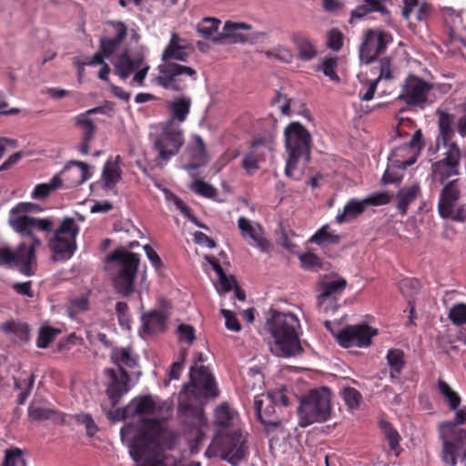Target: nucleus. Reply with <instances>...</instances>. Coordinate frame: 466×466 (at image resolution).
<instances>
[{
  "instance_id": "1",
  "label": "nucleus",
  "mask_w": 466,
  "mask_h": 466,
  "mask_svg": "<svg viewBox=\"0 0 466 466\" xmlns=\"http://www.w3.org/2000/svg\"><path fill=\"white\" fill-rule=\"evenodd\" d=\"M9 225L21 237L28 238L30 244L20 243L15 249L9 247L0 248V267L17 268L25 276H33L35 248L42 243L35 233H50L55 221L52 218H41L24 215L9 218Z\"/></svg>"
},
{
  "instance_id": "2",
  "label": "nucleus",
  "mask_w": 466,
  "mask_h": 466,
  "mask_svg": "<svg viewBox=\"0 0 466 466\" xmlns=\"http://www.w3.org/2000/svg\"><path fill=\"white\" fill-rule=\"evenodd\" d=\"M193 53L194 47L187 39L172 33L161 55L162 63L157 66L156 84L166 90L185 93L198 80V71L186 64Z\"/></svg>"
},
{
  "instance_id": "3",
  "label": "nucleus",
  "mask_w": 466,
  "mask_h": 466,
  "mask_svg": "<svg viewBox=\"0 0 466 466\" xmlns=\"http://www.w3.org/2000/svg\"><path fill=\"white\" fill-rule=\"evenodd\" d=\"M299 327V320L296 315L272 311L266 323V329L272 339V342H269L271 352L284 358L302 352L298 333Z\"/></svg>"
},
{
  "instance_id": "4",
  "label": "nucleus",
  "mask_w": 466,
  "mask_h": 466,
  "mask_svg": "<svg viewBox=\"0 0 466 466\" xmlns=\"http://www.w3.org/2000/svg\"><path fill=\"white\" fill-rule=\"evenodd\" d=\"M106 262L112 264L113 285L116 291L123 297L130 296L134 292L140 255L119 248L106 257Z\"/></svg>"
},
{
  "instance_id": "5",
  "label": "nucleus",
  "mask_w": 466,
  "mask_h": 466,
  "mask_svg": "<svg viewBox=\"0 0 466 466\" xmlns=\"http://www.w3.org/2000/svg\"><path fill=\"white\" fill-rule=\"evenodd\" d=\"M153 149L157 152V166L167 164L177 156L185 143L184 130L179 124L167 120L159 124L157 132L152 135Z\"/></svg>"
},
{
  "instance_id": "6",
  "label": "nucleus",
  "mask_w": 466,
  "mask_h": 466,
  "mask_svg": "<svg viewBox=\"0 0 466 466\" xmlns=\"http://www.w3.org/2000/svg\"><path fill=\"white\" fill-rule=\"evenodd\" d=\"M330 390L326 387L312 390L303 396L298 407L299 425L307 427L327 421L330 418Z\"/></svg>"
},
{
  "instance_id": "7",
  "label": "nucleus",
  "mask_w": 466,
  "mask_h": 466,
  "mask_svg": "<svg viewBox=\"0 0 466 466\" xmlns=\"http://www.w3.org/2000/svg\"><path fill=\"white\" fill-rule=\"evenodd\" d=\"M285 147L289 154L285 174L291 177L299 159L306 162L310 158L311 136L308 129L299 122H292L285 128Z\"/></svg>"
},
{
  "instance_id": "8",
  "label": "nucleus",
  "mask_w": 466,
  "mask_h": 466,
  "mask_svg": "<svg viewBox=\"0 0 466 466\" xmlns=\"http://www.w3.org/2000/svg\"><path fill=\"white\" fill-rule=\"evenodd\" d=\"M79 230V226L70 217H66L55 230L52 228L50 232L53 235L48 239V247L54 260L66 261L73 257L77 248L76 237Z\"/></svg>"
},
{
  "instance_id": "9",
  "label": "nucleus",
  "mask_w": 466,
  "mask_h": 466,
  "mask_svg": "<svg viewBox=\"0 0 466 466\" xmlns=\"http://www.w3.org/2000/svg\"><path fill=\"white\" fill-rule=\"evenodd\" d=\"M202 352H197L194 363L190 368V382L184 386V391L187 396L195 398H216L218 396V389L215 378L206 366L198 367V363L205 362Z\"/></svg>"
},
{
  "instance_id": "10",
  "label": "nucleus",
  "mask_w": 466,
  "mask_h": 466,
  "mask_svg": "<svg viewBox=\"0 0 466 466\" xmlns=\"http://www.w3.org/2000/svg\"><path fill=\"white\" fill-rule=\"evenodd\" d=\"M137 435L129 445V453L134 461L160 450L158 440L163 433L161 422L156 419H144Z\"/></svg>"
},
{
  "instance_id": "11",
  "label": "nucleus",
  "mask_w": 466,
  "mask_h": 466,
  "mask_svg": "<svg viewBox=\"0 0 466 466\" xmlns=\"http://www.w3.org/2000/svg\"><path fill=\"white\" fill-rule=\"evenodd\" d=\"M432 87V84L416 75L410 74L401 85L400 93L397 99L403 102L410 109H423L429 103V93Z\"/></svg>"
},
{
  "instance_id": "12",
  "label": "nucleus",
  "mask_w": 466,
  "mask_h": 466,
  "mask_svg": "<svg viewBox=\"0 0 466 466\" xmlns=\"http://www.w3.org/2000/svg\"><path fill=\"white\" fill-rule=\"evenodd\" d=\"M249 454L248 433L240 429L225 434L220 443V459L231 466H238Z\"/></svg>"
},
{
  "instance_id": "13",
  "label": "nucleus",
  "mask_w": 466,
  "mask_h": 466,
  "mask_svg": "<svg viewBox=\"0 0 466 466\" xmlns=\"http://www.w3.org/2000/svg\"><path fill=\"white\" fill-rule=\"evenodd\" d=\"M178 417L189 432L194 434L196 443H200L205 437L204 429L207 427L203 408L182 400L178 404Z\"/></svg>"
},
{
  "instance_id": "14",
  "label": "nucleus",
  "mask_w": 466,
  "mask_h": 466,
  "mask_svg": "<svg viewBox=\"0 0 466 466\" xmlns=\"http://www.w3.org/2000/svg\"><path fill=\"white\" fill-rule=\"evenodd\" d=\"M391 42L392 35L388 32L380 29L367 30L360 47V60L366 64L373 62L386 51Z\"/></svg>"
},
{
  "instance_id": "15",
  "label": "nucleus",
  "mask_w": 466,
  "mask_h": 466,
  "mask_svg": "<svg viewBox=\"0 0 466 466\" xmlns=\"http://www.w3.org/2000/svg\"><path fill=\"white\" fill-rule=\"evenodd\" d=\"M377 335V329H373L367 324L350 325L340 330L337 336V342L343 348L358 346L368 347L371 339Z\"/></svg>"
},
{
  "instance_id": "16",
  "label": "nucleus",
  "mask_w": 466,
  "mask_h": 466,
  "mask_svg": "<svg viewBox=\"0 0 466 466\" xmlns=\"http://www.w3.org/2000/svg\"><path fill=\"white\" fill-rule=\"evenodd\" d=\"M347 287L346 279L339 278L333 280H325L319 283L318 307L320 310L328 312L337 308L338 298Z\"/></svg>"
},
{
  "instance_id": "17",
  "label": "nucleus",
  "mask_w": 466,
  "mask_h": 466,
  "mask_svg": "<svg viewBox=\"0 0 466 466\" xmlns=\"http://www.w3.org/2000/svg\"><path fill=\"white\" fill-rule=\"evenodd\" d=\"M105 374L109 379L106 392L111 405L115 407L121 398L129 391L130 376L127 370L118 372L110 368L105 370Z\"/></svg>"
},
{
  "instance_id": "18",
  "label": "nucleus",
  "mask_w": 466,
  "mask_h": 466,
  "mask_svg": "<svg viewBox=\"0 0 466 466\" xmlns=\"http://www.w3.org/2000/svg\"><path fill=\"white\" fill-rule=\"evenodd\" d=\"M238 227L244 238H249L251 246L258 248L262 252H268L270 248L269 241L264 238L263 228L258 223H252L245 217L238 219Z\"/></svg>"
},
{
  "instance_id": "19",
  "label": "nucleus",
  "mask_w": 466,
  "mask_h": 466,
  "mask_svg": "<svg viewBox=\"0 0 466 466\" xmlns=\"http://www.w3.org/2000/svg\"><path fill=\"white\" fill-rule=\"evenodd\" d=\"M145 57L141 53L129 55L127 51L123 52L115 62L116 74L123 80L127 79L133 72L141 67Z\"/></svg>"
},
{
  "instance_id": "20",
  "label": "nucleus",
  "mask_w": 466,
  "mask_h": 466,
  "mask_svg": "<svg viewBox=\"0 0 466 466\" xmlns=\"http://www.w3.org/2000/svg\"><path fill=\"white\" fill-rule=\"evenodd\" d=\"M110 360L118 368V372L134 369L138 365L139 357L132 347H115L110 352Z\"/></svg>"
},
{
  "instance_id": "21",
  "label": "nucleus",
  "mask_w": 466,
  "mask_h": 466,
  "mask_svg": "<svg viewBox=\"0 0 466 466\" xmlns=\"http://www.w3.org/2000/svg\"><path fill=\"white\" fill-rule=\"evenodd\" d=\"M109 24L113 26L116 35L112 38L101 37L99 41L100 51L106 57H109L117 49L127 35V25L123 22L112 21Z\"/></svg>"
},
{
  "instance_id": "22",
  "label": "nucleus",
  "mask_w": 466,
  "mask_h": 466,
  "mask_svg": "<svg viewBox=\"0 0 466 466\" xmlns=\"http://www.w3.org/2000/svg\"><path fill=\"white\" fill-rule=\"evenodd\" d=\"M167 316L161 310H151L144 313L141 317L142 329L145 333L155 334L157 332H164L166 330V324Z\"/></svg>"
},
{
  "instance_id": "23",
  "label": "nucleus",
  "mask_w": 466,
  "mask_h": 466,
  "mask_svg": "<svg viewBox=\"0 0 466 466\" xmlns=\"http://www.w3.org/2000/svg\"><path fill=\"white\" fill-rule=\"evenodd\" d=\"M263 400L259 397H256L254 409L258 420L265 426L267 431H269L270 428H277L280 421L279 417L276 415V407L273 404L270 405L269 401H268V405L263 410Z\"/></svg>"
},
{
  "instance_id": "24",
  "label": "nucleus",
  "mask_w": 466,
  "mask_h": 466,
  "mask_svg": "<svg viewBox=\"0 0 466 466\" xmlns=\"http://www.w3.org/2000/svg\"><path fill=\"white\" fill-rule=\"evenodd\" d=\"M458 200L449 199L445 202L444 199H439L438 210L439 214L443 218H451L457 222H464L466 220V208L464 205H458Z\"/></svg>"
},
{
  "instance_id": "25",
  "label": "nucleus",
  "mask_w": 466,
  "mask_h": 466,
  "mask_svg": "<svg viewBox=\"0 0 466 466\" xmlns=\"http://www.w3.org/2000/svg\"><path fill=\"white\" fill-rule=\"evenodd\" d=\"M188 153L192 162L187 165L188 169H197L208 161L206 144L198 135L193 137V143L188 147Z\"/></svg>"
},
{
  "instance_id": "26",
  "label": "nucleus",
  "mask_w": 466,
  "mask_h": 466,
  "mask_svg": "<svg viewBox=\"0 0 466 466\" xmlns=\"http://www.w3.org/2000/svg\"><path fill=\"white\" fill-rule=\"evenodd\" d=\"M27 413L32 420L43 421L49 420L57 424L65 423V414L57 410L30 404Z\"/></svg>"
},
{
  "instance_id": "27",
  "label": "nucleus",
  "mask_w": 466,
  "mask_h": 466,
  "mask_svg": "<svg viewBox=\"0 0 466 466\" xmlns=\"http://www.w3.org/2000/svg\"><path fill=\"white\" fill-rule=\"evenodd\" d=\"M420 193V187L418 184L410 187H404L398 191L396 208L401 216H406L410 205L414 202Z\"/></svg>"
},
{
  "instance_id": "28",
  "label": "nucleus",
  "mask_w": 466,
  "mask_h": 466,
  "mask_svg": "<svg viewBox=\"0 0 466 466\" xmlns=\"http://www.w3.org/2000/svg\"><path fill=\"white\" fill-rule=\"evenodd\" d=\"M0 330L6 335H14L20 342L30 339V327L27 323L10 319L0 324Z\"/></svg>"
},
{
  "instance_id": "29",
  "label": "nucleus",
  "mask_w": 466,
  "mask_h": 466,
  "mask_svg": "<svg viewBox=\"0 0 466 466\" xmlns=\"http://www.w3.org/2000/svg\"><path fill=\"white\" fill-rule=\"evenodd\" d=\"M97 113H104V108L102 106H96L76 116V125L82 130V138L93 139L96 127L88 116Z\"/></svg>"
},
{
  "instance_id": "30",
  "label": "nucleus",
  "mask_w": 466,
  "mask_h": 466,
  "mask_svg": "<svg viewBox=\"0 0 466 466\" xmlns=\"http://www.w3.org/2000/svg\"><path fill=\"white\" fill-rule=\"evenodd\" d=\"M366 208L364 200L350 198L344 206L342 213L336 216V221L339 224L350 222L360 216Z\"/></svg>"
},
{
  "instance_id": "31",
  "label": "nucleus",
  "mask_w": 466,
  "mask_h": 466,
  "mask_svg": "<svg viewBox=\"0 0 466 466\" xmlns=\"http://www.w3.org/2000/svg\"><path fill=\"white\" fill-rule=\"evenodd\" d=\"M136 466H177L174 457L164 456L162 448L134 461Z\"/></svg>"
},
{
  "instance_id": "32",
  "label": "nucleus",
  "mask_w": 466,
  "mask_h": 466,
  "mask_svg": "<svg viewBox=\"0 0 466 466\" xmlns=\"http://www.w3.org/2000/svg\"><path fill=\"white\" fill-rule=\"evenodd\" d=\"M291 41L299 49V56L300 59L309 61L317 56V50L308 36L303 33L296 32L290 36Z\"/></svg>"
},
{
  "instance_id": "33",
  "label": "nucleus",
  "mask_w": 466,
  "mask_h": 466,
  "mask_svg": "<svg viewBox=\"0 0 466 466\" xmlns=\"http://www.w3.org/2000/svg\"><path fill=\"white\" fill-rule=\"evenodd\" d=\"M454 121L453 115H451L446 112H441L439 116V129L440 136L437 139L438 146L441 144H449L454 143L452 141V137L454 136V131L452 129V125Z\"/></svg>"
},
{
  "instance_id": "34",
  "label": "nucleus",
  "mask_w": 466,
  "mask_h": 466,
  "mask_svg": "<svg viewBox=\"0 0 466 466\" xmlns=\"http://www.w3.org/2000/svg\"><path fill=\"white\" fill-rule=\"evenodd\" d=\"M35 380V376L34 374L27 376L25 372H23L22 376L18 378H14V387L20 390L16 400L18 405H23L31 394Z\"/></svg>"
},
{
  "instance_id": "35",
  "label": "nucleus",
  "mask_w": 466,
  "mask_h": 466,
  "mask_svg": "<svg viewBox=\"0 0 466 466\" xmlns=\"http://www.w3.org/2000/svg\"><path fill=\"white\" fill-rule=\"evenodd\" d=\"M190 106L191 100L189 97L181 96L174 100L170 104L171 116L168 120H173L175 123L176 121L183 123L190 112Z\"/></svg>"
},
{
  "instance_id": "36",
  "label": "nucleus",
  "mask_w": 466,
  "mask_h": 466,
  "mask_svg": "<svg viewBox=\"0 0 466 466\" xmlns=\"http://www.w3.org/2000/svg\"><path fill=\"white\" fill-rule=\"evenodd\" d=\"M380 428L389 443L390 450L395 454V456H399L401 451L400 446L401 438L397 430L387 420H380Z\"/></svg>"
},
{
  "instance_id": "37",
  "label": "nucleus",
  "mask_w": 466,
  "mask_h": 466,
  "mask_svg": "<svg viewBox=\"0 0 466 466\" xmlns=\"http://www.w3.org/2000/svg\"><path fill=\"white\" fill-rule=\"evenodd\" d=\"M387 362L391 378H399L405 367L404 352L400 349H390L387 352Z\"/></svg>"
},
{
  "instance_id": "38",
  "label": "nucleus",
  "mask_w": 466,
  "mask_h": 466,
  "mask_svg": "<svg viewBox=\"0 0 466 466\" xmlns=\"http://www.w3.org/2000/svg\"><path fill=\"white\" fill-rule=\"evenodd\" d=\"M447 438L459 448L466 444V430L459 428L451 422H447L442 426L441 439Z\"/></svg>"
},
{
  "instance_id": "39",
  "label": "nucleus",
  "mask_w": 466,
  "mask_h": 466,
  "mask_svg": "<svg viewBox=\"0 0 466 466\" xmlns=\"http://www.w3.org/2000/svg\"><path fill=\"white\" fill-rule=\"evenodd\" d=\"M62 186V179L59 175H56L48 183H41L35 187L31 193L34 199H46L52 192Z\"/></svg>"
},
{
  "instance_id": "40",
  "label": "nucleus",
  "mask_w": 466,
  "mask_h": 466,
  "mask_svg": "<svg viewBox=\"0 0 466 466\" xmlns=\"http://www.w3.org/2000/svg\"><path fill=\"white\" fill-rule=\"evenodd\" d=\"M442 145L446 148V151L444 153V157L437 161L439 162V166L460 167L461 152L457 143H447Z\"/></svg>"
},
{
  "instance_id": "41",
  "label": "nucleus",
  "mask_w": 466,
  "mask_h": 466,
  "mask_svg": "<svg viewBox=\"0 0 466 466\" xmlns=\"http://www.w3.org/2000/svg\"><path fill=\"white\" fill-rule=\"evenodd\" d=\"M237 412L228 404H220L215 410V422L220 428H228L233 424Z\"/></svg>"
},
{
  "instance_id": "42",
  "label": "nucleus",
  "mask_w": 466,
  "mask_h": 466,
  "mask_svg": "<svg viewBox=\"0 0 466 466\" xmlns=\"http://www.w3.org/2000/svg\"><path fill=\"white\" fill-rule=\"evenodd\" d=\"M329 226H322L310 238L309 242L318 246H325L329 244L337 245L340 242L341 237L335 232L329 231Z\"/></svg>"
},
{
  "instance_id": "43",
  "label": "nucleus",
  "mask_w": 466,
  "mask_h": 466,
  "mask_svg": "<svg viewBox=\"0 0 466 466\" xmlns=\"http://www.w3.org/2000/svg\"><path fill=\"white\" fill-rule=\"evenodd\" d=\"M71 163L79 167L78 170L66 168L63 171L64 175H72L76 177V179L72 181L71 186H79L90 178L91 173L86 163L78 160L72 161Z\"/></svg>"
},
{
  "instance_id": "44",
  "label": "nucleus",
  "mask_w": 466,
  "mask_h": 466,
  "mask_svg": "<svg viewBox=\"0 0 466 466\" xmlns=\"http://www.w3.org/2000/svg\"><path fill=\"white\" fill-rule=\"evenodd\" d=\"M135 413L137 415H153L156 412L157 405L150 395H144L133 400Z\"/></svg>"
},
{
  "instance_id": "45",
  "label": "nucleus",
  "mask_w": 466,
  "mask_h": 466,
  "mask_svg": "<svg viewBox=\"0 0 466 466\" xmlns=\"http://www.w3.org/2000/svg\"><path fill=\"white\" fill-rule=\"evenodd\" d=\"M460 449L461 448L447 438L442 439L441 461L447 465L455 466Z\"/></svg>"
},
{
  "instance_id": "46",
  "label": "nucleus",
  "mask_w": 466,
  "mask_h": 466,
  "mask_svg": "<svg viewBox=\"0 0 466 466\" xmlns=\"http://www.w3.org/2000/svg\"><path fill=\"white\" fill-rule=\"evenodd\" d=\"M438 390L440 393L448 400L450 409L451 410H455L459 408L461 404V397L457 392L452 390L447 382L440 380L438 382Z\"/></svg>"
},
{
  "instance_id": "47",
  "label": "nucleus",
  "mask_w": 466,
  "mask_h": 466,
  "mask_svg": "<svg viewBox=\"0 0 466 466\" xmlns=\"http://www.w3.org/2000/svg\"><path fill=\"white\" fill-rule=\"evenodd\" d=\"M442 189L441 190L439 199H444L448 202L449 199L459 200L461 198V188L459 179L445 182Z\"/></svg>"
},
{
  "instance_id": "48",
  "label": "nucleus",
  "mask_w": 466,
  "mask_h": 466,
  "mask_svg": "<svg viewBox=\"0 0 466 466\" xmlns=\"http://www.w3.org/2000/svg\"><path fill=\"white\" fill-rule=\"evenodd\" d=\"M59 333L58 329L52 327H41L38 332L36 346L39 349H46Z\"/></svg>"
},
{
  "instance_id": "49",
  "label": "nucleus",
  "mask_w": 466,
  "mask_h": 466,
  "mask_svg": "<svg viewBox=\"0 0 466 466\" xmlns=\"http://www.w3.org/2000/svg\"><path fill=\"white\" fill-rule=\"evenodd\" d=\"M220 25V20L213 17H205L198 25V34L204 38H209L216 31H218Z\"/></svg>"
},
{
  "instance_id": "50",
  "label": "nucleus",
  "mask_w": 466,
  "mask_h": 466,
  "mask_svg": "<svg viewBox=\"0 0 466 466\" xmlns=\"http://www.w3.org/2000/svg\"><path fill=\"white\" fill-rule=\"evenodd\" d=\"M448 318L453 325L461 326L466 324V304L457 303L453 305L449 310Z\"/></svg>"
},
{
  "instance_id": "51",
  "label": "nucleus",
  "mask_w": 466,
  "mask_h": 466,
  "mask_svg": "<svg viewBox=\"0 0 466 466\" xmlns=\"http://www.w3.org/2000/svg\"><path fill=\"white\" fill-rule=\"evenodd\" d=\"M2 466H26L23 451L18 448L6 450Z\"/></svg>"
},
{
  "instance_id": "52",
  "label": "nucleus",
  "mask_w": 466,
  "mask_h": 466,
  "mask_svg": "<svg viewBox=\"0 0 466 466\" xmlns=\"http://www.w3.org/2000/svg\"><path fill=\"white\" fill-rule=\"evenodd\" d=\"M433 174L438 177L441 184H444L451 177L459 175V167H440L439 162L431 165Z\"/></svg>"
},
{
  "instance_id": "53",
  "label": "nucleus",
  "mask_w": 466,
  "mask_h": 466,
  "mask_svg": "<svg viewBox=\"0 0 466 466\" xmlns=\"http://www.w3.org/2000/svg\"><path fill=\"white\" fill-rule=\"evenodd\" d=\"M392 196L387 191L375 192L365 198L364 204L367 207H379L390 202Z\"/></svg>"
},
{
  "instance_id": "54",
  "label": "nucleus",
  "mask_w": 466,
  "mask_h": 466,
  "mask_svg": "<svg viewBox=\"0 0 466 466\" xmlns=\"http://www.w3.org/2000/svg\"><path fill=\"white\" fill-rule=\"evenodd\" d=\"M192 190L208 198H214L218 195L217 189L212 185L202 179H197L194 181Z\"/></svg>"
},
{
  "instance_id": "55",
  "label": "nucleus",
  "mask_w": 466,
  "mask_h": 466,
  "mask_svg": "<svg viewBox=\"0 0 466 466\" xmlns=\"http://www.w3.org/2000/svg\"><path fill=\"white\" fill-rule=\"evenodd\" d=\"M42 210H43V208L37 204L29 203V202H21L11 208L10 218H17L19 216H24V215L27 216L26 213H28V212H40Z\"/></svg>"
},
{
  "instance_id": "56",
  "label": "nucleus",
  "mask_w": 466,
  "mask_h": 466,
  "mask_svg": "<svg viewBox=\"0 0 466 466\" xmlns=\"http://www.w3.org/2000/svg\"><path fill=\"white\" fill-rule=\"evenodd\" d=\"M338 66V59L337 57H327L322 61L321 66L319 69L322 70L324 75L331 81L339 82V77L336 73V68Z\"/></svg>"
},
{
  "instance_id": "57",
  "label": "nucleus",
  "mask_w": 466,
  "mask_h": 466,
  "mask_svg": "<svg viewBox=\"0 0 466 466\" xmlns=\"http://www.w3.org/2000/svg\"><path fill=\"white\" fill-rule=\"evenodd\" d=\"M103 177L107 186L115 185L121 178V171L116 165L106 163L103 170Z\"/></svg>"
},
{
  "instance_id": "58",
  "label": "nucleus",
  "mask_w": 466,
  "mask_h": 466,
  "mask_svg": "<svg viewBox=\"0 0 466 466\" xmlns=\"http://www.w3.org/2000/svg\"><path fill=\"white\" fill-rule=\"evenodd\" d=\"M299 260L302 268L308 270H318L322 267L320 258L311 252L302 254Z\"/></svg>"
},
{
  "instance_id": "59",
  "label": "nucleus",
  "mask_w": 466,
  "mask_h": 466,
  "mask_svg": "<svg viewBox=\"0 0 466 466\" xmlns=\"http://www.w3.org/2000/svg\"><path fill=\"white\" fill-rule=\"evenodd\" d=\"M342 397L345 403L350 409L358 408L361 400L360 393L356 389L351 387H348L343 390Z\"/></svg>"
},
{
  "instance_id": "60",
  "label": "nucleus",
  "mask_w": 466,
  "mask_h": 466,
  "mask_svg": "<svg viewBox=\"0 0 466 466\" xmlns=\"http://www.w3.org/2000/svg\"><path fill=\"white\" fill-rule=\"evenodd\" d=\"M76 420L78 423L85 425L86 434L90 437L94 436L98 431V428L92 416L88 413H80L76 415Z\"/></svg>"
},
{
  "instance_id": "61",
  "label": "nucleus",
  "mask_w": 466,
  "mask_h": 466,
  "mask_svg": "<svg viewBox=\"0 0 466 466\" xmlns=\"http://www.w3.org/2000/svg\"><path fill=\"white\" fill-rule=\"evenodd\" d=\"M258 160V152L250 148V151L243 158L242 167L251 174L259 168Z\"/></svg>"
},
{
  "instance_id": "62",
  "label": "nucleus",
  "mask_w": 466,
  "mask_h": 466,
  "mask_svg": "<svg viewBox=\"0 0 466 466\" xmlns=\"http://www.w3.org/2000/svg\"><path fill=\"white\" fill-rule=\"evenodd\" d=\"M177 334L180 341H184L189 345L196 339L195 329L188 324H179L177 327Z\"/></svg>"
},
{
  "instance_id": "63",
  "label": "nucleus",
  "mask_w": 466,
  "mask_h": 466,
  "mask_svg": "<svg viewBox=\"0 0 466 466\" xmlns=\"http://www.w3.org/2000/svg\"><path fill=\"white\" fill-rule=\"evenodd\" d=\"M164 193H165L166 199L167 201L173 202L174 205L176 206V208L177 209H179L183 215H185L187 218H190L191 209L188 206H187L184 203V201L180 198H178L176 194H174L173 192H171L168 189H165Z\"/></svg>"
},
{
  "instance_id": "64",
  "label": "nucleus",
  "mask_w": 466,
  "mask_h": 466,
  "mask_svg": "<svg viewBox=\"0 0 466 466\" xmlns=\"http://www.w3.org/2000/svg\"><path fill=\"white\" fill-rule=\"evenodd\" d=\"M394 69L392 68L391 58L385 57L380 61V76L377 79L391 80L395 78Z\"/></svg>"
}]
</instances>
